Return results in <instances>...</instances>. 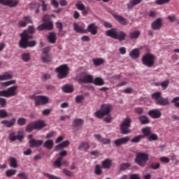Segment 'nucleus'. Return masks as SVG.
Returning <instances> with one entry per match:
<instances>
[{"label": "nucleus", "mask_w": 179, "mask_h": 179, "mask_svg": "<svg viewBox=\"0 0 179 179\" xmlns=\"http://www.w3.org/2000/svg\"><path fill=\"white\" fill-rule=\"evenodd\" d=\"M20 131L17 132L18 135H16L15 132H12L10 134L8 138L10 141L14 142L16 140H18L20 143L22 142L24 136L22 134H20Z\"/></svg>", "instance_id": "4468645a"}, {"label": "nucleus", "mask_w": 179, "mask_h": 179, "mask_svg": "<svg viewBox=\"0 0 179 179\" xmlns=\"http://www.w3.org/2000/svg\"><path fill=\"white\" fill-rule=\"evenodd\" d=\"M138 121L141 124H148L150 122L149 117L145 115H141L138 117Z\"/></svg>", "instance_id": "bb28decb"}, {"label": "nucleus", "mask_w": 179, "mask_h": 179, "mask_svg": "<svg viewBox=\"0 0 179 179\" xmlns=\"http://www.w3.org/2000/svg\"><path fill=\"white\" fill-rule=\"evenodd\" d=\"M56 135V132L55 131H51L50 133H48L46 136V138L47 139H49V138H51L52 137H54Z\"/></svg>", "instance_id": "338daca9"}, {"label": "nucleus", "mask_w": 179, "mask_h": 179, "mask_svg": "<svg viewBox=\"0 0 179 179\" xmlns=\"http://www.w3.org/2000/svg\"><path fill=\"white\" fill-rule=\"evenodd\" d=\"M70 69L67 64H62V66H59L57 67L56 72L58 73L57 78L59 79H64L66 78L69 74Z\"/></svg>", "instance_id": "1a4fd4ad"}, {"label": "nucleus", "mask_w": 179, "mask_h": 179, "mask_svg": "<svg viewBox=\"0 0 179 179\" xmlns=\"http://www.w3.org/2000/svg\"><path fill=\"white\" fill-rule=\"evenodd\" d=\"M54 145V142L52 140H48L45 142L43 147L48 148V150H51Z\"/></svg>", "instance_id": "c9c22d12"}, {"label": "nucleus", "mask_w": 179, "mask_h": 179, "mask_svg": "<svg viewBox=\"0 0 179 179\" xmlns=\"http://www.w3.org/2000/svg\"><path fill=\"white\" fill-rule=\"evenodd\" d=\"M114 17H115V20H117V22H119V23H120V24L126 25L127 20H126V18L124 17L123 16H121V15H117V14H115Z\"/></svg>", "instance_id": "393cba45"}, {"label": "nucleus", "mask_w": 179, "mask_h": 179, "mask_svg": "<svg viewBox=\"0 0 179 179\" xmlns=\"http://www.w3.org/2000/svg\"><path fill=\"white\" fill-rule=\"evenodd\" d=\"M96 86H103L105 85L104 80L101 78H96L94 80H93V83Z\"/></svg>", "instance_id": "c756f323"}, {"label": "nucleus", "mask_w": 179, "mask_h": 179, "mask_svg": "<svg viewBox=\"0 0 179 179\" xmlns=\"http://www.w3.org/2000/svg\"><path fill=\"white\" fill-rule=\"evenodd\" d=\"M62 90L65 93H71L73 92V87L71 85H65L62 87Z\"/></svg>", "instance_id": "e433bc0d"}, {"label": "nucleus", "mask_w": 179, "mask_h": 179, "mask_svg": "<svg viewBox=\"0 0 179 179\" xmlns=\"http://www.w3.org/2000/svg\"><path fill=\"white\" fill-rule=\"evenodd\" d=\"M46 126L45 123L43 120H38L29 123L26 127V131L31 133L32 131L37 129L41 130Z\"/></svg>", "instance_id": "39448f33"}, {"label": "nucleus", "mask_w": 179, "mask_h": 179, "mask_svg": "<svg viewBox=\"0 0 179 179\" xmlns=\"http://www.w3.org/2000/svg\"><path fill=\"white\" fill-rule=\"evenodd\" d=\"M143 138H144V136L138 135V136L133 138V139H131V142L134 143H139L141 141V140H142Z\"/></svg>", "instance_id": "ea45409f"}, {"label": "nucleus", "mask_w": 179, "mask_h": 179, "mask_svg": "<svg viewBox=\"0 0 179 179\" xmlns=\"http://www.w3.org/2000/svg\"><path fill=\"white\" fill-rule=\"evenodd\" d=\"M159 139V137L157 134H151L150 137H148V141H155Z\"/></svg>", "instance_id": "6e6d98bb"}, {"label": "nucleus", "mask_w": 179, "mask_h": 179, "mask_svg": "<svg viewBox=\"0 0 179 179\" xmlns=\"http://www.w3.org/2000/svg\"><path fill=\"white\" fill-rule=\"evenodd\" d=\"M130 179H141L138 174H131L130 175Z\"/></svg>", "instance_id": "774afa93"}, {"label": "nucleus", "mask_w": 179, "mask_h": 179, "mask_svg": "<svg viewBox=\"0 0 179 179\" xmlns=\"http://www.w3.org/2000/svg\"><path fill=\"white\" fill-rule=\"evenodd\" d=\"M132 120L129 117H126V119L123 120V122H122V124H120V133L122 134H129L131 133V130L129 128L131 126Z\"/></svg>", "instance_id": "0eeeda50"}, {"label": "nucleus", "mask_w": 179, "mask_h": 179, "mask_svg": "<svg viewBox=\"0 0 179 179\" xmlns=\"http://www.w3.org/2000/svg\"><path fill=\"white\" fill-rule=\"evenodd\" d=\"M83 124L84 121L82 119H76L73 122V127L75 128L80 127Z\"/></svg>", "instance_id": "cd10ccee"}, {"label": "nucleus", "mask_w": 179, "mask_h": 179, "mask_svg": "<svg viewBox=\"0 0 179 179\" xmlns=\"http://www.w3.org/2000/svg\"><path fill=\"white\" fill-rule=\"evenodd\" d=\"M101 143H102L104 145H110L111 143V141L109 138H102Z\"/></svg>", "instance_id": "052dcab7"}, {"label": "nucleus", "mask_w": 179, "mask_h": 179, "mask_svg": "<svg viewBox=\"0 0 179 179\" xmlns=\"http://www.w3.org/2000/svg\"><path fill=\"white\" fill-rule=\"evenodd\" d=\"M149 160V155L146 153L138 152L136 155V164H138L140 166L144 167Z\"/></svg>", "instance_id": "6e6552de"}, {"label": "nucleus", "mask_w": 179, "mask_h": 179, "mask_svg": "<svg viewBox=\"0 0 179 179\" xmlns=\"http://www.w3.org/2000/svg\"><path fill=\"white\" fill-rule=\"evenodd\" d=\"M15 83H16V81L15 80H13L8 82L3 83H1V85L3 87H8L10 85H15Z\"/></svg>", "instance_id": "603ef678"}, {"label": "nucleus", "mask_w": 179, "mask_h": 179, "mask_svg": "<svg viewBox=\"0 0 179 179\" xmlns=\"http://www.w3.org/2000/svg\"><path fill=\"white\" fill-rule=\"evenodd\" d=\"M43 175L48 178V179H62L61 178L59 177H57L56 176H53V175H50L49 173H44Z\"/></svg>", "instance_id": "5fc2aeb1"}, {"label": "nucleus", "mask_w": 179, "mask_h": 179, "mask_svg": "<svg viewBox=\"0 0 179 179\" xmlns=\"http://www.w3.org/2000/svg\"><path fill=\"white\" fill-rule=\"evenodd\" d=\"M22 59L24 62H29V60L31 59V55H30V53H23V55H22Z\"/></svg>", "instance_id": "4c0bfd02"}, {"label": "nucleus", "mask_w": 179, "mask_h": 179, "mask_svg": "<svg viewBox=\"0 0 179 179\" xmlns=\"http://www.w3.org/2000/svg\"><path fill=\"white\" fill-rule=\"evenodd\" d=\"M17 124L19 126H24L27 124V120L24 117H20L17 120Z\"/></svg>", "instance_id": "37998d69"}, {"label": "nucleus", "mask_w": 179, "mask_h": 179, "mask_svg": "<svg viewBox=\"0 0 179 179\" xmlns=\"http://www.w3.org/2000/svg\"><path fill=\"white\" fill-rule=\"evenodd\" d=\"M94 173H95L96 175H101V174H102L103 171L101 170V167L100 165H96Z\"/></svg>", "instance_id": "8fccbe9b"}, {"label": "nucleus", "mask_w": 179, "mask_h": 179, "mask_svg": "<svg viewBox=\"0 0 179 179\" xmlns=\"http://www.w3.org/2000/svg\"><path fill=\"white\" fill-rule=\"evenodd\" d=\"M106 36L119 41H123L127 37V34L123 31H118L117 28H112L106 31Z\"/></svg>", "instance_id": "f03ea898"}, {"label": "nucleus", "mask_w": 179, "mask_h": 179, "mask_svg": "<svg viewBox=\"0 0 179 179\" xmlns=\"http://www.w3.org/2000/svg\"><path fill=\"white\" fill-rule=\"evenodd\" d=\"M112 166V160L106 159L102 162V168L106 169H110Z\"/></svg>", "instance_id": "a878e982"}, {"label": "nucleus", "mask_w": 179, "mask_h": 179, "mask_svg": "<svg viewBox=\"0 0 179 179\" xmlns=\"http://www.w3.org/2000/svg\"><path fill=\"white\" fill-rule=\"evenodd\" d=\"M10 166L13 168L17 167V160L14 157L10 158Z\"/></svg>", "instance_id": "49530a36"}, {"label": "nucleus", "mask_w": 179, "mask_h": 179, "mask_svg": "<svg viewBox=\"0 0 179 179\" xmlns=\"http://www.w3.org/2000/svg\"><path fill=\"white\" fill-rule=\"evenodd\" d=\"M150 167H151V169L157 170L160 168V164L158 162H152L151 165H150Z\"/></svg>", "instance_id": "de8ad7c7"}, {"label": "nucleus", "mask_w": 179, "mask_h": 179, "mask_svg": "<svg viewBox=\"0 0 179 179\" xmlns=\"http://www.w3.org/2000/svg\"><path fill=\"white\" fill-rule=\"evenodd\" d=\"M144 112V109L143 108H136L134 109V113L138 114V115H142Z\"/></svg>", "instance_id": "680f3d73"}, {"label": "nucleus", "mask_w": 179, "mask_h": 179, "mask_svg": "<svg viewBox=\"0 0 179 179\" xmlns=\"http://www.w3.org/2000/svg\"><path fill=\"white\" fill-rule=\"evenodd\" d=\"M48 39L50 43L54 44L57 41L55 32H50Z\"/></svg>", "instance_id": "7c9ffc66"}, {"label": "nucleus", "mask_w": 179, "mask_h": 179, "mask_svg": "<svg viewBox=\"0 0 179 179\" xmlns=\"http://www.w3.org/2000/svg\"><path fill=\"white\" fill-rule=\"evenodd\" d=\"M63 159V157H59L54 163V166L57 168H60V166L62 165V160Z\"/></svg>", "instance_id": "c03bdc74"}, {"label": "nucleus", "mask_w": 179, "mask_h": 179, "mask_svg": "<svg viewBox=\"0 0 179 179\" xmlns=\"http://www.w3.org/2000/svg\"><path fill=\"white\" fill-rule=\"evenodd\" d=\"M141 132L143 134V135H141V136H144V138L145 136H150L152 134L150 128H149V127L143 128V129H141Z\"/></svg>", "instance_id": "72a5a7b5"}, {"label": "nucleus", "mask_w": 179, "mask_h": 179, "mask_svg": "<svg viewBox=\"0 0 179 179\" xmlns=\"http://www.w3.org/2000/svg\"><path fill=\"white\" fill-rule=\"evenodd\" d=\"M54 24L52 22H44L37 27V30L42 31L43 30L50 31L53 29Z\"/></svg>", "instance_id": "ddd939ff"}, {"label": "nucleus", "mask_w": 179, "mask_h": 179, "mask_svg": "<svg viewBox=\"0 0 179 179\" xmlns=\"http://www.w3.org/2000/svg\"><path fill=\"white\" fill-rule=\"evenodd\" d=\"M90 148V144L87 142L82 143L78 148L80 150L85 151V152H86Z\"/></svg>", "instance_id": "2f4dec72"}, {"label": "nucleus", "mask_w": 179, "mask_h": 179, "mask_svg": "<svg viewBox=\"0 0 179 179\" xmlns=\"http://www.w3.org/2000/svg\"><path fill=\"white\" fill-rule=\"evenodd\" d=\"M130 141L129 136L117 138L115 141V145L116 147L120 148L122 145L127 144Z\"/></svg>", "instance_id": "f3484780"}, {"label": "nucleus", "mask_w": 179, "mask_h": 179, "mask_svg": "<svg viewBox=\"0 0 179 179\" xmlns=\"http://www.w3.org/2000/svg\"><path fill=\"white\" fill-rule=\"evenodd\" d=\"M162 20L160 17L154 20V22L151 23V29H152V30H159L162 28Z\"/></svg>", "instance_id": "dca6fc26"}, {"label": "nucleus", "mask_w": 179, "mask_h": 179, "mask_svg": "<svg viewBox=\"0 0 179 179\" xmlns=\"http://www.w3.org/2000/svg\"><path fill=\"white\" fill-rule=\"evenodd\" d=\"M17 88H18L17 85H15L8 88L6 90L7 97L10 98V97L16 96L17 94Z\"/></svg>", "instance_id": "2eb2a0df"}, {"label": "nucleus", "mask_w": 179, "mask_h": 179, "mask_svg": "<svg viewBox=\"0 0 179 179\" xmlns=\"http://www.w3.org/2000/svg\"><path fill=\"white\" fill-rule=\"evenodd\" d=\"M70 145V142L69 141H64L63 143H60L59 145H57L55 148V151H59L60 150H62L66 147H68Z\"/></svg>", "instance_id": "b1692460"}, {"label": "nucleus", "mask_w": 179, "mask_h": 179, "mask_svg": "<svg viewBox=\"0 0 179 179\" xmlns=\"http://www.w3.org/2000/svg\"><path fill=\"white\" fill-rule=\"evenodd\" d=\"M29 147L31 148H39L43 145V141L42 140L34 139V140L29 141Z\"/></svg>", "instance_id": "6ab92c4d"}, {"label": "nucleus", "mask_w": 179, "mask_h": 179, "mask_svg": "<svg viewBox=\"0 0 179 179\" xmlns=\"http://www.w3.org/2000/svg\"><path fill=\"white\" fill-rule=\"evenodd\" d=\"M148 115L152 119H159L162 116V113L158 109H154L148 111Z\"/></svg>", "instance_id": "a211bd4d"}, {"label": "nucleus", "mask_w": 179, "mask_h": 179, "mask_svg": "<svg viewBox=\"0 0 179 179\" xmlns=\"http://www.w3.org/2000/svg\"><path fill=\"white\" fill-rule=\"evenodd\" d=\"M23 20L27 24L32 23L31 17L29 15L24 16Z\"/></svg>", "instance_id": "4d7b16f0"}, {"label": "nucleus", "mask_w": 179, "mask_h": 179, "mask_svg": "<svg viewBox=\"0 0 179 179\" xmlns=\"http://www.w3.org/2000/svg\"><path fill=\"white\" fill-rule=\"evenodd\" d=\"M129 55L130 56V57H131V59H136L140 57L141 52L139 49H137V48L133 49V50H131V52L129 53Z\"/></svg>", "instance_id": "4be33fe9"}, {"label": "nucleus", "mask_w": 179, "mask_h": 179, "mask_svg": "<svg viewBox=\"0 0 179 179\" xmlns=\"http://www.w3.org/2000/svg\"><path fill=\"white\" fill-rule=\"evenodd\" d=\"M151 98H152V99L155 101V103H157V105L162 106L169 105V98H163L160 92H155L152 94V95H151Z\"/></svg>", "instance_id": "20e7f679"}, {"label": "nucleus", "mask_w": 179, "mask_h": 179, "mask_svg": "<svg viewBox=\"0 0 179 179\" xmlns=\"http://www.w3.org/2000/svg\"><path fill=\"white\" fill-rule=\"evenodd\" d=\"M112 106L109 103L102 104L100 110L95 113V116L99 119L103 118L104 116L108 115L112 110Z\"/></svg>", "instance_id": "7ed1b4c3"}, {"label": "nucleus", "mask_w": 179, "mask_h": 179, "mask_svg": "<svg viewBox=\"0 0 179 179\" xmlns=\"http://www.w3.org/2000/svg\"><path fill=\"white\" fill-rule=\"evenodd\" d=\"M19 0H6L4 3L5 6H8L9 8H15L19 4Z\"/></svg>", "instance_id": "5701e85b"}, {"label": "nucleus", "mask_w": 179, "mask_h": 179, "mask_svg": "<svg viewBox=\"0 0 179 179\" xmlns=\"http://www.w3.org/2000/svg\"><path fill=\"white\" fill-rule=\"evenodd\" d=\"M50 48H43L42 50L41 59L44 63H48L51 62L52 56L49 54Z\"/></svg>", "instance_id": "f8f14e48"}, {"label": "nucleus", "mask_w": 179, "mask_h": 179, "mask_svg": "<svg viewBox=\"0 0 179 179\" xmlns=\"http://www.w3.org/2000/svg\"><path fill=\"white\" fill-rule=\"evenodd\" d=\"M36 33V29L34 26H29L27 29H24L20 34V41L19 46L20 48L27 49V48H34L36 45V41H30L34 39V34Z\"/></svg>", "instance_id": "f257e3e1"}, {"label": "nucleus", "mask_w": 179, "mask_h": 179, "mask_svg": "<svg viewBox=\"0 0 179 179\" xmlns=\"http://www.w3.org/2000/svg\"><path fill=\"white\" fill-rule=\"evenodd\" d=\"M159 161H161V162H162V163H166V164H168L170 162V159L166 157H162L159 158Z\"/></svg>", "instance_id": "e2e57ef3"}, {"label": "nucleus", "mask_w": 179, "mask_h": 179, "mask_svg": "<svg viewBox=\"0 0 179 179\" xmlns=\"http://www.w3.org/2000/svg\"><path fill=\"white\" fill-rule=\"evenodd\" d=\"M105 60L103 59H93V63L95 66H100L103 64Z\"/></svg>", "instance_id": "a19ab883"}, {"label": "nucleus", "mask_w": 179, "mask_h": 179, "mask_svg": "<svg viewBox=\"0 0 179 179\" xmlns=\"http://www.w3.org/2000/svg\"><path fill=\"white\" fill-rule=\"evenodd\" d=\"M140 35H141V31H133V32H130V34L129 35V38H130V39L136 40Z\"/></svg>", "instance_id": "473e14b6"}, {"label": "nucleus", "mask_w": 179, "mask_h": 179, "mask_svg": "<svg viewBox=\"0 0 179 179\" xmlns=\"http://www.w3.org/2000/svg\"><path fill=\"white\" fill-rule=\"evenodd\" d=\"M13 76L9 73H5L3 75H0V81L11 80Z\"/></svg>", "instance_id": "f704fd0d"}, {"label": "nucleus", "mask_w": 179, "mask_h": 179, "mask_svg": "<svg viewBox=\"0 0 179 179\" xmlns=\"http://www.w3.org/2000/svg\"><path fill=\"white\" fill-rule=\"evenodd\" d=\"M34 100L36 106H44L49 102V98L46 96L42 95L35 96Z\"/></svg>", "instance_id": "9b49d317"}, {"label": "nucleus", "mask_w": 179, "mask_h": 179, "mask_svg": "<svg viewBox=\"0 0 179 179\" xmlns=\"http://www.w3.org/2000/svg\"><path fill=\"white\" fill-rule=\"evenodd\" d=\"M0 106L1 108H4L6 106V100L3 98H0Z\"/></svg>", "instance_id": "0e129e2a"}, {"label": "nucleus", "mask_w": 179, "mask_h": 179, "mask_svg": "<svg viewBox=\"0 0 179 179\" xmlns=\"http://www.w3.org/2000/svg\"><path fill=\"white\" fill-rule=\"evenodd\" d=\"M130 166L131 164L129 163H122V164L119 166V170L125 171Z\"/></svg>", "instance_id": "58836bf2"}, {"label": "nucleus", "mask_w": 179, "mask_h": 179, "mask_svg": "<svg viewBox=\"0 0 179 179\" xmlns=\"http://www.w3.org/2000/svg\"><path fill=\"white\" fill-rule=\"evenodd\" d=\"M16 118H12L10 121L3 120L1 122L2 124H4L7 128H10L15 124Z\"/></svg>", "instance_id": "412c9836"}, {"label": "nucleus", "mask_w": 179, "mask_h": 179, "mask_svg": "<svg viewBox=\"0 0 179 179\" xmlns=\"http://www.w3.org/2000/svg\"><path fill=\"white\" fill-rule=\"evenodd\" d=\"M74 31L77 33L85 34L83 28H82L77 22L73 23Z\"/></svg>", "instance_id": "c85d7f7f"}, {"label": "nucleus", "mask_w": 179, "mask_h": 179, "mask_svg": "<svg viewBox=\"0 0 179 179\" xmlns=\"http://www.w3.org/2000/svg\"><path fill=\"white\" fill-rule=\"evenodd\" d=\"M76 6L77 7L78 10L81 11L85 10V5L80 1L76 3Z\"/></svg>", "instance_id": "a18cd8bd"}, {"label": "nucleus", "mask_w": 179, "mask_h": 179, "mask_svg": "<svg viewBox=\"0 0 179 179\" xmlns=\"http://www.w3.org/2000/svg\"><path fill=\"white\" fill-rule=\"evenodd\" d=\"M169 80H166L163 81L162 83H161V87H162L163 90H166L169 87Z\"/></svg>", "instance_id": "864d4df0"}, {"label": "nucleus", "mask_w": 179, "mask_h": 179, "mask_svg": "<svg viewBox=\"0 0 179 179\" xmlns=\"http://www.w3.org/2000/svg\"><path fill=\"white\" fill-rule=\"evenodd\" d=\"M156 57L152 53H147L143 56L141 62L143 64L148 68H152L155 65Z\"/></svg>", "instance_id": "423d86ee"}, {"label": "nucleus", "mask_w": 179, "mask_h": 179, "mask_svg": "<svg viewBox=\"0 0 179 179\" xmlns=\"http://www.w3.org/2000/svg\"><path fill=\"white\" fill-rule=\"evenodd\" d=\"M85 99V97L83 95L76 96V101L77 103H80Z\"/></svg>", "instance_id": "bf43d9fd"}, {"label": "nucleus", "mask_w": 179, "mask_h": 179, "mask_svg": "<svg viewBox=\"0 0 179 179\" xmlns=\"http://www.w3.org/2000/svg\"><path fill=\"white\" fill-rule=\"evenodd\" d=\"M17 171L16 170H13V169H10L6 171V175L7 177H10L14 176L16 173Z\"/></svg>", "instance_id": "09e8293b"}, {"label": "nucleus", "mask_w": 179, "mask_h": 179, "mask_svg": "<svg viewBox=\"0 0 179 179\" xmlns=\"http://www.w3.org/2000/svg\"><path fill=\"white\" fill-rule=\"evenodd\" d=\"M50 78V74H44L42 77H41V80L43 82H45L47 80Z\"/></svg>", "instance_id": "69168bd1"}, {"label": "nucleus", "mask_w": 179, "mask_h": 179, "mask_svg": "<svg viewBox=\"0 0 179 179\" xmlns=\"http://www.w3.org/2000/svg\"><path fill=\"white\" fill-rule=\"evenodd\" d=\"M79 84H89L93 83L94 77L92 75H87L86 71H83L80 74V78L78 80Z\"/></svg>", "instance_id": "9d476101"}, {"label": "nucleus", "mask_w": 179, "mask_h": 179, "mask_svg": "<svg viewBox=\"0 0 179 179\" xmlns=\"http://www.w3.org/2000/svg\"><path fill=\"white\" fill-rule=\"evenodd\" d=\"M7 117H8V113L3 109L0 110V118L3 119Z\"/></svg>", "instance_id": "3c124183"}, {"label": "nucleus", "mask_w": 179, "mask_h": 179, "mask_svg": "<svg viewBox=\"0 0 179 179\" xmlns=\"http://www.w3.org/2000/svg\"><path fill=\"white\" fill-rule=\"evenodd\" d=\"M56 27L59 30V34L62 35V31H63V24L60 22H56Z\"/></svg>", "instance_id": "79ce46f5"}, {"label": "nucleus", "mask_w": 179, "mask_h": 179, "mask_svg": "<svg viewBox=\"0 0 179 179\" xmlns=\"http://www.w3.org/2000/svg\"><path fill=\"white\" fill-rule=\"evenodd\" d=\"M17 177H19L20 179H28V176L24 172L20 173L17 175Z\"/></svg>", "instance_id": "13d9d810"}, {"label": "nucleus", "mask_w": 179, "mask_h": 179, "mask_svg": "<svg viewBox=\"0 0 179 179\" xmlns=\"http://www.w3.org/2000/svg\"><path fill=\"white\" fill-rule=\"evenodd\" d=\"M87 31L95 36L98 33V27L94 23H91L87 27Z\"/></svg>", "instance_id": "aec40b11"}]
</instances>
